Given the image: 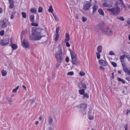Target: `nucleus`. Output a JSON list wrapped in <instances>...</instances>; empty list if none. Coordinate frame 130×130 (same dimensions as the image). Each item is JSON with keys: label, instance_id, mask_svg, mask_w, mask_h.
Returning a JSON list of instances; mask_svg holds the SVG:
<instances>
[{"label": "nucleus", "instance_id": "1", "mask_svg": "<svg viewBox=\"0 0 130 130\" xmlns=\"http://www.w3.org/2000/svg\"><path fill=\"white\" fill-rule=\"evenodd\" d=\"M42 30L43 29L38 27L33 29L32 34L30 36V39L32 40H39L42 37H44L42 34Z\"/></svg>", "mask_w": 130, "mask_h": 130}, {"label": "nucleus", "instance_id": "2", "mask_svg": "<svg viewBox=\"0 0 130 130\" xmlns=\"http://www.w3.org/2000/svg\"><path fill=\"white\" fill-rule=\"evenodd\" d=\"M61 47L59 50L58 52L56 53L55 54V57L57 62L59 63H61L62 61L64 58L62 54V50Z\"/></svg>", "mask_w": 130, "mask_h": 130}, {"label": "nucleus", "instance_id": "3", "mask_svg": "<svg viewBox=\"0 0 130 130\" xmlns=\"http://www.w3.org/2000/svg\"><path fill=\"white\" fill-rule=\"evenodd\" d=\"M107 10L111 12V15L116 16L119 13L120 10V8L119 7H117L112 8H107Z\"/></svg>", "mask_w": 130, "mask_h": 130}, {"label": "nucleus", "instance_id": "4", "mask_svg": "<svg viewBox=\"0 0 130 130\" xmlns=\"http://www.w3.org/2000/svg\"><path fill=\"white\" fill-rule=\"evenodd\" d=\"M104 34L107 36L111 35L112 34L111 29L109 27L105 28L102 31Z\"/></svg>", "mask_w": 130, "mask_h": 130}, {"label": "nucleus", "instance_id": "5", "mask_svg": "<svg viewBox=\"0 0 130 130\" xmlns=\"http://www.w3.org/2000/svg\"><path fill=\"white\" fill-rule=\"evenodd\" d=\"M9 42V38L4 39L2 40L0 42V44L2 46H6L7 45Z\"/></svg>", "mask_w": 130, "mask_h": 130}, {"label": "nucleus", "instance_id": "6", "mask_svg": "<svg viewBox=\"0 0 130 130\" xmlns=\"http://www.w3.org/2000/svg\"><path fill=\"white\" fill-rule=\"evenodd\" d=\"M91 5L90 3H87L83 6V9L84 11H87L89 10L91 6Z\"/></svg>", "mask_w": 130, "mask_h": 130}, {"label": "nucleus", "instance_id": "7", "mask_svg": "<svg viewBox=\"0 0 130 130\" xmlns=\"http://www.w3.org/2000/svg\"><path fill=\"white\" fill-rule=\"evenodd\" d=\"M78 106L81 109L85 111L87 109V105L86 104L82 103L79 104Z\"/></svg>", "mask_w": 130, "mask_h": 130}, {"label": "nucleus", "instance_id": "8", "mask_svg": "<svg viewBox=\"0 0 130 130\" xmlns=\"http://www.w3.org/2000/svg\"><path fill=\"white\" fill-rule=\"evenodd\" d=\"M122 67L123 70L124 72L127 74L130 75V70L126 67V65L123 64Z\"/></svg>", "mask_w": 130, "mask_h": 130}, {"label": "nucleus", "instance_id": "9", "mask_svg": "<svg viewBox=\"0 0 130 130\" xmlns=\"http://www.w3.org/2000/svg\"><path fill=\"white\" fill-rule=\"evenodd\" d=\"M0 25L2 26V28H3L6 27L7 26L6 21L4 20L0 21Z\"/></svg>", "mask_w": 130, "mask_h": 130}, {"label": "nucleus", "instance_id": "10", "mask_svg": "<svg viewBox=\"0 0 130 130\" xmlns=\"http://www.w3.org/2000/svg\"><path fill=\"white\" fill-rule=\"evenodd\" d=\"M22 45L23 47L27 48L29 46V44L28 42L25 39H24L23 42H21Z\"/></svg>", "mask_w": 130, "mask_h": 130}, {"label": "nucleus", "instance_id": "11", "mask_svg": "<svg viewBox=\"0 0 130 130\" xmlns=\"http://www.w3.org/2000/svg\"><path fill=\"white\" fill-rule=\"evenodd\" d=\"M104 22L102 21L100 22L99 24V29L101 30H102V31H103V30H104V29L105 28L104 27Z\"/></svg>", "mask_w": 130, "mask_h": 130}, {"label": "nucleus", "instance_id": "12", "mask_svg": "<svg viewBox=\"0 0 130 130\" xmlns=\"http://www.w3.org/2000/svg\"><path fill=\"white\" fill-rule=\"evenodd\" d=\"M99 63L101 66H106L107 65V62L104 60L101 59L99 61Z\"/></svg>", "mask_w": 130, "mask_h": 130}, {"label": "nucleus", "instance_id": "13", "mask_svg": "<svg viewBox=\"0 0 130 130\" xmlns=\"http://www.w3.org/2000/svg\"><path fill=\"white\" fill-rule=\"evenodd\" d=\"M72 61H71L72 63L74 64H76L77 63V58L75 57H71Z\"/></svg>", "mask_w": 130, "mask_h": 130}, {"label": "nucleus", "instance_id": "14", "mask_svg": "<svg viewBox=\"0 0 130 130\" xmlns=\"http://www.w3.org/2000/svg\"><path fill=\"white\" fill-rule=\"evenodd\" d=\"M69 51L70 53L71 57H75L76 54L75 52L71 50L70 49H69Z\"/></svg>", "mask_w": 130, "mask_h": 130}, {"label": "nucleus", "instance_id": "15", "mask_svg": "<svg viewBox=\"0 0 130 130\" xmlns=\"http://www.w3.org/2000/svg\"><path fill=\"white\" fill-rule=\"evenodd\" d=\"M98 8V7L95 5H94L93 6V10L92 14H93L95 13L96 10Z\"/></svg>", "mask_w": 130, "mask_h": 130}, {"label": "nucleus", "instance_id": "16", "mask_svg": "<svg viewBox=\"0 0 130 130\" xmlns=\"http://www.w3.org/2000/svg\"><path fill=\"white\" fill-rule=\"evenodd\" d=\"M98 12L100 15L102 16H104V12L102 9H99L98 10Z\"/></svg>", "mask_w": 130, "mask_h": 130}, {"label": "nucleus", "instance_id": "17", "mask_svg": "<svg viewBox=\"0 0 130 130\" xmlns=\"http://www.w3.org/2000/svg\"><path fill=\"white\" fill-rule=\"evenodd\" d=\"M30 21L31 22H34L35 16L34 14H31L30 15Z\"/></svg>", "mask_w": 130, "mask_h": 130}, {"label": "nucleus", "instance_id": "18", "mask_svg": "<svg viewBox=\"0 0 130 130\" xmlns=\"http://www.w3.org/2000/svg\"><path fill=\"white\" fill-rule=\"evenodd\" d=\"M120 2V3L121 6L123 7L124 8H125L126 7V6L124 4L123 2V1L122 0H118Z\"/></svg>", "mask_w": 130, "mask_h": 130}, {"label": "nucleus", "instance_id": "19", "mask_svg": "<svg viewBox=\"0 0 130 130\" xmlns=\"http://www.w3.org/2000/svg\"><path fill=\"white\" fill-rule=\"evenodd\" d=\"M102 47L101 45L99 46L97 49V51L99 53H101L102 52Z\"/></svg>", "mask_w": 130, "mask_h": 130}, {"label": "nucleus", "instance_id": "20", "mask_svg": "<svg viewBox=\"0 0 130 130\" xmlns=\"http://www.w3.org/2000/svg\"><path fill=\"white\" fill-rule=\"evenodd\" d=\"M11 47L12 48L13 50H15L18 48V46L16 44H13L11 46Z\"/></svg>", "mask_w": 130, "mask_h": 130}, {"label": "nucleus", "instance_id": "21", "mask_svg": "<svg viewBox=\"0 0 130 130\" xmlns=\"http://www.w3.org/2000/svg\"><path fill=\"white\" fill-rule=\"evenodd\" d=\"M117 80L119 82H121L123 84H124L125 83V81L124 80L122 79L119 77L117 78Z\"/></svg>", "mask_w": 130, "mask_h": 130}, {"label": "nucleus", "instance_id": "22", "mask_svg": "<svg viewBox=\"0 0 130 130\" xmlns=\"http://www.w3.org/2000/svg\"><path fill=\"white\" fill-rule=\"evenodd\" d=\"M84 89H82L79 90H78V92L81 95H83L84 93H85V90Z\"/></svg>", "mask_w": 130, "mask_h": 130}, {"label": "nucleus", "instance_id": "23", "mask_svg": "<svg viewBox=\"0 0 130 130\" xmlns=\"http://www.w3.org/2000/svg\"><path fill=\"white\" fill-rule=\"evenodd\" d=\"M1 73H2V75L3 76H5L7 74V72L5 70H3L1 71Z\"/></svg>", "mask_w": 130, "mask_h": 130}, {"label": "nucleus", "instance_id": "24", "mask_svg": "<svg viewBox=\"0 0 130 130\" xmlns=\"http://www.w3.org/2000/svg\"><path fill=\"white\" fill-rule=\"evenodd\" d=\"M82 98L84 99H85L86 98H89V96L87 93H84L83 94Z\"/></svg>", "mask_w": 130, "mask_h": 130}, {"label": "nucleus", "instance_id": "25", "mask_svg": "<svg viewBox=\"0 0 130 130\" xmlns=\"http://www.w3.org/2000/svg\"><path fill=\"white\" fill-rule=\"evenodd\" d=\"M30 11L32 13H36L37 11L36 8H33L31 9Z\"/></svg>", "mask_w": 130, "mask_h": 130}, {"label": "nucleus", "instance_id": "26", "mask_svg": "<svg viewBox=\"0 0 130 130\" xmlns=\"http://www.w3.org/2000/svg\"><path fill=\"white\" fill-rule=\"evenodd\" d=\"M81 85L83 87V88L84 90H86L87 88V86L84 83H81Z\"/></svg>", "mask_w": 130, "mask_h": 130}, {"label": "nucleus", "instance_id": "27", "mask_svg": "<svg viewBox=\"0 0 130 130\" xmlns=\"http://www.w3.org/2000/svg\"><path fill=\"white\" fill-rule=\"evenodd\" d=\"M48 10L49 12L51 13H52L53 12V10L52 5L50 6L49 7V9H48Z\"/></svg>", "mask_w": 130, "mask_h": 130}, {"label": "nucleus", "instance_id": "28", "mask_svg": "<svg viewBox=\"0 0 130 130\" xmlns=\"http://www.w3.org/2000/svg\"><path fill=\"white\" fill-rule=\"evenodd\" d=\"M16 13L15 11L14 12L13 11L12 12V14H11L10 17V19H12L14 18V14Z\"/></svg>", "mask_w": 130, "mask_h": 130}, {"label": "nucleus", "instance_id": "29", "mask_svg": "<svg viewBox=\"0 0 130 130\" xmlns=\"http://www.w3.org/2000/svg\"><path fill=\"white\" fill-rule=\"evenodd\" d=\"M21 14L22 15V17L24 18H25L26 17V13L22 12L21 13Z\"/></svg>", "mask_w": 130, "mask_h": 130}, {"label": "nucleus", "instance_id": "30", "mask_svg": "<svg viewBox=\"0 0 130 130\" xmlns=\"http://www.w3.org/2000/svg\"><path fill=\"white\" fill-rule=\"evenodd\" d=\"M116 18L117 19H120L122 21H123L124 20L123 17L122 16L117 17Z\"/></svg>", "mask_w": 130, "mask_h": 130}, {"label": "nucleus", "instance_id": "31", "mask_svg": "<svg viewBox=\"0 0 130 130\" xmlns=\"http://www.w3.org/2000/svg\"><path fill=\"white\" fill-rule=\"evenodd\" d=\"M48 122L49 124H51L53 122L52 119L51 117H50L48 119Z\"/></svg>", "mask_w": 130, "mask_h": 130}, {"label": "nucleus", "instance_id": "32", "mask_svg": "<svg viewBox=\"0 0 130 130\" xmlns=\"http://www.w3.org/2000/svg\"><path fill=\"white\" fill-rule=\"evenodd\" d=\"M53 14L54 17L55 21L56 22H58L59 21L58 18L57 17V16L56 15V14L54 15V14Z\"/></svg>", "mask_w": 130, "mask_h": 130}, {"label": "nucleus", "instance_id": "33", "mask_svg": "<svg viewBox=\"0 0 130 130\" xmlns=\"http://www.w3.org/2000/svg\"><path fill=\"white\" fill-rule=\"evenodd\" d=\"M31 25L32 26H38V24L37 23H35L34 22H32Z\"/></svg>", "mask_w": 130, "mask_h": 130}, {"label": "nucleus", "instance_id": "34", "mask_svg": "<svg viewBox=\"0 0 130 130\" xmlns=\"http://www.w3.org/2000/svg\"><path fill=\"white\" fill-rule=\"evenodd\" d=\"M43 8L40 6L39 7L38 10V12L39 13L42 12V11Z\"/></svg>", "mask_w": 130, "mask_h": 130}, {"label": "nucleus", "instance_id": "35", "mask_svg": "<svg viewBox=\"0 0 130 130\" xmlns=\"http://www.w3.org/2000/svg\"><path fill=\"white\" fill-rule=\"evenodd\" d=\"M74 74V72L73 71H71L68 72L67 74L68 75L72 76Z\"/></svg>", "mask_w": 130, "mask_h": 130}, {"label": "nucleus", "instance_id": "36", "mask_svg": "<svg viewBox=\"0 0 130 130\" xmlns=\"http://www.w3.org/2000/svg\"><path fill=\"white\" fill-rule=\"evenodd\" d=\"M10 4L9 6V9H12L14 7V3L9 4Z\"/></svg>", "mask_w": 130, "mask_h": 130}, {"label": "nucleus", "instance_id": "37", "mask_svg": "<svg viewBox=\"0 0 130 130\" xmlns=\"http://www.w3.org/2000/svg\"><path fill=\"white\" fill-rule=\"evenodd\" d=\"M59 34H56V36L55 38V39L56 41H57L59 39Z\"/></svg>", "mask_w": 130, "mask_h": 130}, {"label": "nucleus", "instance_id": "38", "mask_svg": "<svg viewBox=\"0 0 130 130\" xmlns=\"http://www.w3.org/2000/svg\"><path fill=\"white\" fill-rule=\"evenodd\" d=\"M88 113L89 114V116H88V118L90 120H92L93 119V117L92 116H91L90 114H89V112H88Z\"/></svg>", "mask_w": 130, "mask_h": 130}, {"label": "nucleus", "instance_id": "39", "mask_svg": "<svg viewBox=\"0 0 130 130\" xmlns=\"http://www.w3.org/2000/svg\"><path fill=\"white\" fill-rule=\"evenodd\" d=\"M103 6L104 7H108L109 5L106 3H104L103 4Z\"/></svg>", "mask_w": 130, "mask_h": 130}, {"label": "nucleus", "instance_id": "40", "mask_svg": "<svg viewBox=\"0 0 130 130\" xmlns=\"http://www.w3.org/2000/svg\"><path fill=\"white\" fill-rule=\"evenodd\" d=\"M36 98H33L32 99L30 100L31 103V104H32L35 102Z\"/></svg>", "mask_w": 130, "mask_h": 130}, {"label": "nucleus", "instance_id": "41", "mask_svg": "<svg viewBox=\"0 0 130 130\" xmlns=\"http://www.w3.org/2000/svg\"><path fill=\"white\" fill-rule=\"evenodd\" d=\"M96 54L97 56V58L98 59H99L100 58V55L99 53L96 52Z\"/></svg>", "mask_w": 130, "mask_h": 130}, {"label": "nucleus", "instance_id": "42", "mask_svg": "<svg viewBox=\"0 0 130 130\" xmlns=\"http://www.w3.org/2000/svg\"><path fill=\"white\" fill-rule=\"evenodd\" d=\"M111 64H112V65L114 67H115L117 66V64L115 62H111Z\"/></svg>", "mask_w": 130, "mask_h": 130}, {"label": "nucleus", "instance_id": "43", "mask_svg": "<svg viewBox=\"0 0 130 130\" xmlns=\"http://www.w3.org/2000/svg\"><path fill=\"white\" fill-rule=\"evenodd\" d=\"M4 33L5 31L4 30H3L0 31V35L1 36H3L4 35Z\"/></svg>", "mask_w": 130, "mask_h": 130}, {"label": "nucleus", "instance_id": "44", "mask_svg": "<svg viewBox=\"0 0 130 130\" xmlns=\"http://www.w3.org/2000/svg\"><path fill=\"white\" fill-rule=\"evenodd\" d=\"M121 62L122 65V67H123V64L125 65H126V63L125 62H124V61L123 60H121Z\"/></svg>", "mask_w": 130, "mask_h": 130}, {"label": "nucleus", "instance_id": "45", "mask_svg": "<svg viewBox=\"0 0 130 130\" xmlns=\"http://www.w3.org/2000/svg\"><path fill=\"white\" fill-rule=\"evenodd\" d=\"M68 42L66 41V42H64V43H66V46L68 47H69L70 46V44Z\"/></svg>", "mask_w": 130, "mask_h": 130}, {"label": "nucleus", "instance_id": "46", "mask_svg": "<svg viewBox=\"0 0 130 130\" xmlns=\"http://www.w3.org/2000/svg\"><path fill=\"white\" fill-rule=\"evenodd\" d=\"M125 55H123L122 56H120V60H123L125 58Z\"/></svg>", "mask_w": 130, "mask_h": 130}, {"label": "nucleus", "instance_id": "47", "mask_svg": "<svg viewBox=\"0 0 130 130\" xmlns=\"http://www.w3.org/2000/svg\"><path fill=\"white\" fill-rule=\"evenodd\" d=\"M79 75L81 76H83L85 75V73L82 71H80L79 73Z\"/></svg>", "mask_w": 130, "mask_h": 130}, {"label": "nucleus", "instance_id": "48", "mask_svg": "<svg viewBox=\"0 0 130 130\" xmlns=\"http://www.w3.org/2000/svg\"><path fill=\"white\" fill-rule=\"evenodd\" d=\"M59 28L58 27L56 28V34H58L59 32Z\"/></svg>", "mask_w": 130, "mask_h": 130}, {"label": "nucleus", "instance_id": "49", "mask_svg": "<svg viewBox=\"0 0 130 130\" xmlns=\"http://www.w3.org/2000/svg\"><path fill=\"white\" fill-rule=\"evenodd\" d=\"M82 21L83 22H85L87 20V18L85 17H82Z\"/></svg>", "mask_w": 130, "mask_h": 130}, {"label": "nucleus", "instance_id": "50", "mask_svg": "<svg viewBox=\"0 0 130 130\" xmlns=\"http://www.w3.org/2000/svg\"><path fill=\"white\" fill-rule=\"evenodd\" d=\"M69 58L68 57V56L66 57V59H65V60H66V61L67 62H69Z\"/></svg>", "mask_w": 130, "mask_h": 130}, {"label": "nucleus", "instance_id": "51", "mask_svg": "<svg viewBox=\"0 0 130 130\" xmlns=\"http://www.w3.org/2000/svg\"><path fill=\"white\" fill-rule=\"evenodd\" d=\"M70 39V38L66 37L64 40V42H66V41H68Z\"/></svg>", "mask_w": 130, "mask_h": 130}, {"label": "nucleus", "instance_id": "52", "mask_svg": "<svg viewBox=\"0 0 130 130\" xmlns=\"http://www.w3.org/2000/svg\"><path fill=\"white\" fill-rule=\"evenodd\" d=\"M66 38H70V36L69 35L68 33H66Z\"/></svg>", "mask_w": 130, "mask_h": 130}, {"label": "nucleus", "instance_id": "53", "mask_svg": "<svg viewBox=\"0 0 130 130\" xmlns=\"http://www.w3.org/2000/svg\"><path fill=\"white\" fill-rule=\"evenodd\" d=\"M127 124H125L124 126V128L125 129V130H127Z\"/></svg>", "mask_w": 130, "mask_h": 130}, {"label": "nucleus", "instance_id": "54", "mask_svg": "<svg viewBox=\"0 0 130 130\" xmlns=\"http://www.w3.org/2000/svg\"><path fill=\"white\" fill-rule=\"evenodd\" d=\"M109 54L111 55H115V54L112 51L110 52Z\"/></svg>", "mask_w": 130, "mask_h": 130}, {"label": "nucleus", "instance_id": "55", "mask_svg": "<svg viewBox=\"0 0 130 130\" xmlns=\"http://www.w3.org/2000/svg\"><path fill=\"white\" fill-rule=\"evenodd\" d=\"M60 63L58 62V63H57L56 64V66L57 68H58L59 67V66H60Z\"/></svg>", "mask_w": 130, "mask_h": 130}, {"label": "nucleus", "instance_id": "56", "mask_svg": "<svg viewBox=\"0 0 130 130\" xmlns=\"http://www.w3.org/2000/svg\"><path fill=\"white\" fill-rule=\"evenodd\" d=\"M9 4L14 3V1L13 0H9Z\"/></svg>", "mask_w": 130, "mask_h": 130}, {"label": "nucleus", "instance_id": "57", "mask_svg": "<svg viewBox=\"0 0 130 130\" xmlns=\"http://www.w3.org/2000/svg\"><path fill=\"white\" fill-rule=\"evenodd\" d=\"M6 99L8 101H10L11 99V98L10 97H7L6 98Z\"/></svg>", "mask_w": 130, "mask_h": 130}, {"label": "nucleus", "instance_id": "58", "mask_svg": "<svg viewBox=\"0 0 130 130\" xmlns=\"http://www.w3.org/2000/svg\"><path fill=\"white\" fill-rule=\"evenodd\" d=\"M126 57L127 58L128 60L130 61V56L129 55H127L126 56Z\"/></svg>", "mask_w": 130, "mask_h": 130}, {"label": "nucleus", "instance_id": "59", "mask_svg": "<svg viewBox=\"0 0 130 130\" xmlns=\"http://www.w3.org/2000/svg\"><path fill=\"white\" fill-rule=\"evenodd\" d=\"M22 87L23 89H25V91L27 89H26V87L25 85H23L22 86Z\"/></svg>", "mask_w": 130, "mask_h": 130}, {"label": "nucleus", "instance_id": "60", "mask_svg": "<svg viewBox=\"0 0 130 130\" xmlns=\"http://www.w3.org/2000/svg\"><path fill=\"white\" fill-rule=\"evenodd\" d=\"M17 90L15 88L13 89L12 90V92L14 93L16 92H17Z\"/></svg>", "mask_w": 130, "mask_h": 130}, {"label": "nucleus", "instance_id": "61", "mask_svg": "<svg viewBox=\"0 0 130 130\" xmlns=\"http://www.w3.org/2000/svg\"><path fill=\"white\" fill-rule=\"evenodd\" d=\"M122 72V70H118V73L120 75L121 74Z\"/></svg>", "mask_w": 130, "mask_h": 130}, {"label": "nucleus", "instance_id": "62", "mask_svg": "<svg viewBox=\"0 0 130 130\" xmlns=\"http://www.w3.org/2000/svg\"><path fill=\"white\" fill-rule=\"evenodd\" d=\"M42 119V115L40 116V117L39 118V120L40 121H41Z\"/></svg>", "mask_w": 130, "mask_h": 130}, {"label": "nucleus", "instance_id": "63", "mask_svg": "<svg viewBox=\"0 0 130 130\" xmlns=\"http://www.w3.org/2000/svg\"><path fill=\"white\" fill-rule=\"evenodd\" d=\"M48 130H53V127H50L48 128Z\"/></svg>", "mask_w": 130, "mask_h": 130}, {"label": "nucleus", "instance_id": "64", "mask_svg": "<svg viewBox=\"0 0 130 130\" xmlns=\"http://www.w3.org/2000/svg\"><path fill=\"white\" fill-rule=\"evenodd\" d=\"M3 12V9L1 8L0 7V13H2Z\"/></svg>", "mask_w": 130, "mask_h": 130}]
</instances>
